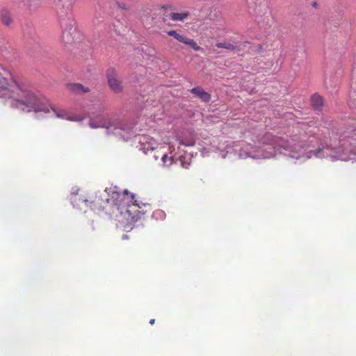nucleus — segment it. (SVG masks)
<instances>
[{
    "label": "nucleus",
    "instance_id": "1",
    "mask_svg": "<svg viewBox=\"0 0 356 356\" xmlns=\"http://www.w3.org/2000/svg\"><path fill=\"white\" fill-rule=\"evenodd\" d=\"M86 205L95 212L104 211L113 216L124 229H132L134 225L152 210L148 203H138L133 193L127 190L118 191L116 186L106 188L99 195L85 199Z\"/></svg>",
    "mask_w": 356,
    "mask_h": 356
},
{
    "label": "nucleus",
    "instance_id": "2",
    "mask_svg": "<svg viewBox=\"0 0 356 356\" xmlns=\"http://www.w3.org/2000/svg\"><path fill=\"white\" fill-rule=\"evenodd\" d=\"M0 70V97L12 99L14 106L23 110L26 108L28 111H48L46 108L47 99L44 96L21 81L13 80L14 85L11 86L8 83L10 73L1 67Z\"/></svg>",
    "mask_w": 356,
    "mask_h": 356
},
{
    "label": "nucleus",
    "instance_id": "3",
    "mask_svg": "<svg viewBox=\"0 0 356 356\" xmlns=\"http://www.w3.org/2000/svg\"><path fill=\"white\" fill-rule=\"evenodd\" d=\"M76 0H57L55 9L63 29V40L70 43L76 33L75 22L72 18L73 8Z\"/></svg>",
    "mask_w": 356,
    "mask_h": 356
},
{
    "label": "nucleus",
    "instance_id": "4",
    "mask_svg": "<svg viewBox=\"0 0 356 356\" xmlns=\"http://www.w3.org/2000/svg\"><path fill=\"white\" fill-rule=\"evenodd\" d=\"M106 76L111 90L116 94L121 92L123 90V86L116 72L113 69L108 70Z\"/></svg>",
    "mask_w": 356,
    "mask_h": 356
},
{
    "label": "nucleus",
    "instance_id": "5",
    "mask_svg": "<svg viewBox=\"0 0 356 356\" xmlns=\"http://www.w3.org/2000/svg\"><path fill=\"white\" fill-rule=\"evenodd\" d=\"M264 143L270 144L275 147H282L286 150H292V146L289 145V143L284 139L275 137L270 134H267L264 136Z\"/></svg>",
    "mask_w": 356,
    "mask_h": 356
},
{
    "label": "nucleus",
    "instance_id": "6",
    "mask_svg": "<svg viewBox=\"0 0 356 356\" xmlns=\"http://www.w3.org/2000/svg\"><path fill=\"white\" fill-rule=\"evenodd\" d=\"M168 35L173 37L179 42L190 46L195 51H200L201 49V47L197 45V44L194 40L191 39L184 35L180 34L177 31H169L168 32Z\"/></svg>",
    "mask_w": 356,
    "mask_h": 356
},
{
    "label": "nucleus",
    "instance_id": "7",
    "mask_svg": "<svg viewBox=\"0 0 356 356\" xmlns=\"http://www.w3.org/2000/svg\"><path fill=\"white\" fill-rule=\"evenodd\" d=\"M67 90L72 93L82 95L90 91L88 87L80 83H68L66 85Z\"/></svg>",
    "mask_w": 356,
    "mask_h": 356
},
{
    "label": "nucleus",
    "instance_id": "8",
    "mask_svg": "<svg viewBox=\"0 0 356 356\" xmlns=\"http://www.w3.org/2000/svg\"><path fill=\"white\" fill-rule=\"evenodd\" d=\"M191 92L204 102H209L211 99V95L202 87H195L191 90Z\"/></svg>",
    "mask_w": 356,
    "mask_h": 356
},
{
    "label": "nucleus",
    "instance_id": "9",
    "mask_svg": "<svg viewBox=\"0 0 356 356\" xmlns=\"http://www.w3.org/2000/svg\"><path fill=\"white\" fill-rule=\"evenodd\" d=\"M0 20L4 25L10 26L13 23V19L10 11L6 8L1 10Z\"/></svg>",
    "mask_w": 356,
    "mask_h": 356
},
{
    "label": "nucleus",
    "instance_id": "10",
    "mask_svg": "<svg viewBox=\"0 0 356 356\" xmlns=\"http://www.w3.org/2000/svg\"><path fill=\"white\" fill-rule=\"evenodd\" d=\"M311 102L314 109L321 110L323 104V99L321 95L314 94L312 96Z\"/></svg>",
    "mask_w": 356,
    "mask_h": 356
},
{
    "label": "nucleus",
    "instance_id": "11",
    "mask_svg": "<svg viewBox=\"0 0 356 356\" xmlns=\"http://www.w3.org/2000/svg\"><path fill=\"white\" fill-rule=\"evenodd\" d=\"M188 12H183V13H172L170 14V19L172 21H179L182 22L185 19H186L189 16Z\"/></svg>",
    "mask_w": 356,
    "mask_h": 356
},
{
    "label": "nucleus",
    "instance_id": "12",
    "mask_svg": "<svg viewBox=\"0 0 356 356\" xmlns=\"http://www.w3.org/2000/svg\"><path fill=\"white\" fill-rule=\"evenodd\" d=\"M241 44H238L236 42H224V49L226 50H229L232 51H234V53H238L241 50Z\"/></svg>",
    "mask_w": 356,
    "mask_h": 356
},
{
    "label": "nucleus",
    "instance_id": "13",
    "mask_svg": "<svg viewBox=\"0 0 356 356\" xmlns=\"http://www.w3.org/2000/svg\"><path fill=\"white\" fill-rule=\"evenodd\" d=\"M143 140V143H148V147H149L152 149L156 148L157 143L153 138H149L148 137L144 136Z\"/></svg>",
    "mask_w": 356,
    "mask_h": 356
},
{
    "label": "nucleus",
    "instance_id": "14",
    "mask_svg": "<svg viewBox=\"0 0 356 356\" xmlns=\"http://www.w3.org/2000/svg\"><path fill=\"white\" fill-rule=\"evenodd\" d=\"M161 160L164 165H170L172 163V158L169 157L166 154L162 156Z\"/></svg>",
    "mask_w": 356,
    "mask_h": 356
},
{
    "label": "nucleus",
    "instance_id": "15",
    "mask_svg": "<svg viewBox=\"0 0 356 356\" xmlns=\"http://www.w3.org/2000/svg\"><path fill=\"white\" fill-rule=\"evenodd\" d=\"M89 125L91 128L92 129H96V128H99V127H106L108 128V127H106L105 124H98L97 122H95L93 120H91L89 122Z\"/></svg>",
    "mask_w": 356,
    "mask_h": 356
},
{
    "label": "nucleus",
    "instance_id": "16",
    "mask_svg": "<svg viewBox=\"0 0 356 356\" xmlns=\"http://www.w3.org/2000/svg\"><path fill=\"white\" fill-rule=\"evenodd\" d=\"M53 111H54V112L55 113L56 115L58 118H66V113L64 111H57L55 109H54Z\"/></svg>",
    "mask_w": 356,
    "mask_h": 356
},
{
    "label": "nucleus",
    "instance_id": "17",
    "mask_svg": "<svg viewBox=\"0 0 356 356\" xmlns=\"http://www.w3.org/2000/svg\"><path fill=\"white\" fill-rule=\"evenodd\" d=\"M154 323H155V319H154V318H152V319H151V320L149 321V323H150L151 325L154 324Z\"/></svg>",
    "mask_w": 356,
    "mask_h": 356
},
{
    "label": "nucleus",
    "instance_id": "18",
    "mask_svg": "<svg viewBox=\"0 0 356 356\" xmlns=\"http://www.w3.org/2000/svg\"><path fill=\"white\" fill-rule=\"evenodd\" d=\"M217 47H222V44H221V43H219V44H217Z\"/></svg>",
    "mask_w": 356,
    "mask_h": 356
},
{
    "label": "nucleus",
    "instance_id": "19",
    "mask_svg": "<svg viewBox=\"0 0 356 356\" xmlns=\"http://www.w3.org/2000/svg\"><path fill=\"white\" fill-rule=\"evenodd\" d=\"M164 143H166V144H168V143H169V142H168V141H165Z\"/></svg>",
    "mask_w": 356,
    "mask_h": 356
}]
</instances>
